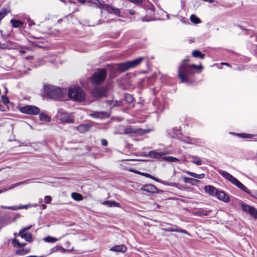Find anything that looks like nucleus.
Returning a JSON list of instances; mask_svg holds the SVG:
<instances>
[{"label": "nucleus", "instance_id": "nucleus-1", "mask_svg": "<svg viewBox=\"0 0 257 257\" xmlns=\"http://www.w3.org/2000/svg\"><path fill=\"white\" fill-rule=\"evenodd\" d=\"M189 61L188 58L185 59L181 62L178 68V76L181 81L183 83H189V77L194 73V70L191 67V65H188L186 62Z\"/></svg>", "mask_w": 257, "mask_h": 257}, {"label": "nucleus", "instance_id": "nucleus-2", "mask_svg": "<svg viewBox=\"0 0 257 257\" xmlns=\"http://www.w3.org/2000/svg\"><path fill=\"white\" fill-rule=\"evenodd\" d=\"M218 173L225 179L233 184L236 187L239 188L242 191L250 194L251 191H250L243 184H242L238 180L232 176L231 174L223 170H220Z\"/></svg>", "mask_w": 257, "mask_h": 257}, {"label": "nucleus", "instance_id": "nucleus-3", "mask_svg": "<svg viewBox=\"0 0 257 257\" xmlns=\"http://www.w3.org/2000/svg\"><path fill=\"white\" fill-rule=\"evenodd\" d=\"M68 96L74 100L83 101L85 99V93L80 88L77 86H71L69 87Z\"/></svg>", "mask_w": 257, "mask_h": 257}, {"label": "nucleus", "instance_id": "nucleus-4", "mask_svg": "<svg viewBox=\"0 0 257 257\" xmlns=\"http://www.w3.org/2000/svg\"><path fill=\"white\" fill-rule=\"evenodd\" d=\"M44 90L49 97L54 99L61 97L63 94V91L61 88L53 85L45 86Z\"/></svg>", "mask_w": 257, "mask_h": 257}, {"label": "nucleus", "instance_id": "nucleus-5", "mask_svg": "<svg viewBox=\"0 0 257 257\" xmlns=\"http://www.w3.org/2000/svg\"><path fill=\"white\" fill-rule=\"evenodd\" d=\"M107 72L105 69H99L91 77V82L95 85L100 84L104 81Z\"/></svg>", "mask_w": 257, "mask_h": 257}, {"label": "nucleus", "instance_id": "nucleus-6", "mask_svg": "<svg viewBox=\"0 0 257 257\" xmlns=\"http://www.w3.org/2000/svg\"><path fill=\"white\" fill-rule=\"evenodd\" d=\"M149 132V130H144L141 128H137L133 126H128L125 128L123 130V132L121 134H124L131 136H135L137 135H142L148 133Z\"/></svg>", "mask_w": 257, "mask_h": 257}, {"label": "nucleus", "instance_id": "nucleus-7", "mask_svg": "<svg viewBox=\"0 0 257 257\" xmlns=\"http://www.w3.org/2000/svg\"><path fill=\"white\" fill-rule=\"evenodd\" d=\"M107 93V89L105 87H96L91 90L92 95L97 98L105 97Z\"/></svg>", "mask_w": 257, "mask_h": 257}, {"label": "nucleus", "instance_id": "nucleus-8", "mask_svg": "<svg viewBox=\"0 0 257 257\" xmlns=\"http://www.w3.org/2000/svg\"><path fill=\"white\" fill-rule=\"evenodd\" d=\"M19 109L23 113L31 115H36L40 112V110L38 107L33 105H26L20 107Z\"/></svg>", "mask_w": 257, "mask_h": 257}, {"label": "nucleus", "instance_id": "nucleus-9", "mask_svg": "<svg viewBox=\"0 0 257 257\" xmlns=\"http://www.w3.org/2000/svg\"><path fill=\"white\" fill-rule=\"evenodd\" d=\"M241 206L243 211L248 212L253 217L257 218V209L244 204H242Z\"/></svg>", "mask_w": 257, "mask_h": 257}, {"label": "nucleus", "instance_id": "nucleus-10", "mask_svg": "<svg viewBox=\"0 0 257 257\" xmlns=\"http://www.w3.org/2000/svg\"><path fill=\"white\" fill-rule=\"evenodd\" d=\"M59 120L63 123H70L74 121L73 116L68 113H62L61 115L59 116Z\"/></svg>", "mask_w": 257, "mask_h": 257}, {"label": "nucleus", "instance_id": "nucleus-11", "mask_svg": "<svg viewBox=\"0 0 257 257\" xmlns=\"http://www.w3.org/2000/svg\"><path fill=\"white\" fill-rule=\"evenodd\" d=\"M141 190L150 193H157L159 192L158 189L152 184L143 185Z\"/></svg>", "mask_w": 257, "mask_h": 257}, {"label": "nucleus", "instance_id": "nucleus-12", "mask_svg": "<svg viewBox=\"0 0 257 257\" xmlns=\"http://www.w3.org/2000/svg\"><path fill=\"white\" fill-rule=\"evenodd\" d=\"M215 196L224 202L227 203L230 201L229 197L223 191L218 190Z\"/></svg>", "mask_w": 257, "mask_h": 257}, {"label": "nucleus", "instance_id": "nucleus-13", "mask_svg": "<svg viewBox=\"0 0 257 257\" xmlns=\"http://www.w3.org/2000/svg\"><path fill=\"white\" fill-rule=\"evenodd\" d=\"M104 9L110 14H114V15L119 16L120 11L119 9L116 8L111 5H106Z\"/></svg>", "mask_w": 257, "mask_h": 257}, {"label": "nucleus", "instance_id": "nucleus-14", "mask_svg": "<svg viewBox=\"0 0 257 257\" xmlns=\"http://www.w3.org/2000/svg\"><path fill=\"white\" fill-rule=\"evenodd\" d=\"M163 229L164 230H165L166 231H169V232L176 231V232H181V233H183L189 235V233L188 232V231L187 230L183 229L180 228L176 225H173V227L164 228Z\"/></svg>", "mask_w": 257, "mask_h": 257}, {"label": "nucleus", "instance_id": "nucleus-15", "mask_svg": "<svg viewBox=\"0 0 257 257\" xmlns=\"http://www.w3.org/2000/svg\"><path fill=\"white\" fill-rule=\"evenodd\" d=\"M137 173L139 174H140V175H142L143 176H145L146 177H147V178L153 179V180H155L156 181H157L158 182L161 183H162L163 184L168 185H171L170 184L168 183L166 181L160 180L159 179H158L157 178H156V177L152 176L151 175H150L149 174L146 173H143V172H137Z\"/></svg>", "mask_w": 257, "mask_h": 257}, {"label": "nucleus", "instance_id": "nucleus-16", "mask_svg": "<svg viewBox=\"0 0 257 257\" xmlns=\"http://www.w3.org/2000/svg\"><path fill=\"white\" fill-rule=\"evenodd\" d=\"M205 191L211 196H216L218 190L211 185H207L204 187Z\"/></svg>", "mask_w": 257, "mask_h": 257}, {"label": "nucleus", "instance_id": "nucleus-17", "mask_svg": "<svg viewBox=\"0 0 257 257\" xmlns=\"http://www.w3.org/2000/svg\"><path fill=\"white\" fill-rule=\"evenodd\" d=\"M91 125L87 123H83L78 125L76 129L80 133H84L89 130Z\"/></svg>", "mask_w": 257, "mask_h": 257}, {"label": "nucleus", "instance_id": "nucleus-18", "mask_svg": "<svg viewBox=\"0 0 257 257\" xmlns=\"http://www.w3.org/2000/svg\"><path fill=\"white\" fill-rule=\"evenodd\" d=\"M126 247L125 245L121 244L112 246L109 250L115 252H124L126 251Z\"/></svg>", "mask_w": 257, "mask_h": 257}, {"label": "nucleus", "instance_id": "nucleus-19", "mask_svg": "<svg viewBox=\"0 0 257 257\" xmlns=\"http://www.w3.org/2000/svg\"><path fill=\"white\" fill-rule=\"evenodd\" d=\"M164 153H158L156 152L155 151H150L147 155H146V157H149L153 158L155 159H160L162 156L164 155Z\"/></svg>", "mask_w": 257, "mask_h": 257}, {"label": "nucleus", "instance_id": "nucleus-20", "mask_svg": "<svg viewBox=\"0 0 257 257\" xmlns=\"http://www.w3.org/2000/svg\"><path fill=\"white\" fill-rule=\"evenodd\" d=\"M144 59V57H140L137 59L132 61H128L131 68H134L139 65Z\"/></svg>", "mask_w": 257, "mask_h": 257}, {"label": "nucleus", "instance_id": "nucleus-21", "mask_svg": "<svg viewBox=\"0 0 257 257\" xmlns=\"http://www.w3.org/2000/svg\"><path fill=\"white\" fill-rule=\"evenodd\" d=\"M131 68V67L130 65L129 62L120 63V64H118V66H117L118 70L120 71H122V72L126 71Z\"/></svg>", "mask_w": 257, "mask_h": 257}, {"label": "nucleus", "instance_id": "nucleus-22", "mask_svg": "<svg viewBox=\"0 0 257 257\" xmlns=\"http://www.w3.org/2000/svg\"><path fill=\"white\" fill-rule=\"evenodd\" d=\"M27 183H28L27 181L26 180V181H22V182H18V183H16L12 184L7 189H4L3 190L1 189L0 190V193L3 192L4 191H6L7 190H10V189H12L14 188L15 187H17V186H18L19 185H23V184H27Z\"/></svg>", "mask_w": 257, "mask_h": 257}, {"label": "nucleus", "instance_id": "nucleus-23", "mask_svg": "<svg viewBox=\"0 0 257 257\" xmlns=\"http://www.w3.org/2000/svg\"><path fill=\"white\" fill-rule=\"evenodd\" d=\"M19 235L22 238H24L27 242H31L32 241V234L30 233L23 232L20 234V232H19Z\"/></svg>", "mask_w": 257, "mask_h": 257}, {"label": "nucleus", "instance_id": "nucleus-24", "mask_svg": "<svg viewBox=\"0 0 257 257\" xmlns=\"http://www.w3.org/2000/svg\"><path fill=\"white\" fill-rule=\"evenodd\" d=\"M102 204L105 205L107 207H120V204L117 202L114 201H105L102 203Z\"/></svg>", "mask_w": 257, "mask_h": 257}, {"label": "nucleus", "instance_id": "nucleus-25", "mask_svg": "<svg viewBox=\"0 0 257 257\" xmlns=\"http://www.w3.org/2000/svg\"><path fill=\"white\" fill-rule=\"evenodd\" d=\"M209 212H210V211H208L206 209L201 208V209H199V210L196 211L194 212V214L196 215H197V216H203V215L206 216V215H208Z\"/></svg>", "mask_w": 257, "mask_h": 257}, {"label": "nucleus", "instance_id": "nucleus-26", "mask_svg": "<svg viewBox=\"0 0 257 257\" xmlns=\"http://www.w3.org/2000/svg\"><path fill=\"white\" fill-rule=\"evenodd\" d=\"M183 181L185 183H188L192 185H194L196 183L199 182V180H198L187 177H183Z\"/></svg>", "mask_w": 257, "mask_h": 257}, {"label": "nucleus", "instance_id": "nucleus-27", "mask_svg": "<svg viewBox=\"0 0 257 257\" xmlns=\"http://www.w3.org/2000/svg\"><path fill=\"white\" fill-rule=\"evenodd\" d=\"M11 23L12 24L13 26L15 28L22 27L23 26V22L16 20H11Z\"/></svg>", "mask_w": 257, "mask_h": 257}, {"label": "nucleus", "instance_id": "nucleus-28", "mask_svg": "<svg viewBox=\"0 0 257 257\" xmlns=\"http://www.w3.org/2000/svg\"><path fill=\"white\" fill-rule=\"evenodd\" d=\"M192 56L196 58H200L203 59L205 57V54H202L200 51L198 50H194L192 52Z\"/></svg>", "mask_w": 257, "mask_h": 257}, {"label": "nucleus", "instance_id": "nucleus-29", "mask_svg": "<svg viewBox=\"0 0 257 257\" xmlns=\"http://www.w3.org/2000/svg\"><path fill=\"white\" fill-rule=\"evenodd\" d=\"M71 197L74 200L76 201H80L83 199L82 195L76 192L72 193L71 194Z\"/></svg>", "mask_w": 257, "mask_h": 257}, {"label": "nucleus", "instance_id": "nucleus-30", "mask_svg": "<svg viewBox=\"0 0 257 257\" xmlns=\"http://www.w3.org/2000/svg\"><path fill=\"white\" fill-rule=\"evenodd\" d=\"M39 118L40 120L47 122H49L51 120L50 117L48 115L44 113H40L39 115Z\"/></svg>", "mask_w": 257, "mask_h": 257}, {"label": "nucleus", "instance_id": "nucleus-31", "mask_svg": "<svg viewBox=\"0 0 257 257\" xmlns=\"http://www.w3.org/2000/svg\"><path fill=\"white\" fill-rule=\"evenodd\" d=\"M163 160L169 162H178L179 161V159L172 156L164 157Z\"/></svg>", "mask_w": 257, "mask_h": 257}, {"label": "nucleus", "instance_id": "nucleus-32", "mask_svg": "<svg viewBox=\"0 0 257 257\" xmlns=\"http://www.w3.org/2000/svg\"><path fill=\"white\" fill-rule=\"evenodd\" d=\"M192 159L191 162L197 165H200L202 164L201 160L198 157L191 156Z\"/></svg>", "mask_w": 257, "mask_h": 257}, {"label": "nucleus", "instance_id": "nucleus-33", "mask_svg": "<svg viewBox=\"0 0 257 257\" xmlns=\"http://www.w3.org/2000/svg\"><path fill=\"white\" fill-rule=\"evenodd\" d=\"M124 97L125 101L128 103H131L134 101V98L131 94H125Z\"/></svg>", "mask_w": 257, "mask_h": 257}, {"label": "nucleus", "instance_id": "nucleus-34", "mask_svg": "<svg viewBox=\"0 0 257 257\" xmlns=\"http://www.w3.org/2000/svg\"><path fill=\"white\" fill-rule=\"evenodd\" d=\"M190 20L191 21L195 24H199V23H201V20L199 18H198V17H197L195 15H191V16H190Z\"/></svg>", "mask_w": 257, "mask_h": 257}, {"label": "nucleus", "instance_id": "nucleus-35", "mask_svg": "<svg viewBox=\"0 0 257 257\" xmlns=\"http://www.w3.org/2000/svg\"><path fill=\"white\" fill-rule=\"evenodd\" d=\"M10 12L6 9L3 8L0 11V21Z\"/></svg>", "mask_w": 257, "mask_h": 257}, {"label": "nucleus", "instance_id": "nucleus-36", "mask_svg": "<svg viewBox=\"0 0 257 257\" xmlns=\"http://www.w3.org/2000/svg\"><path fill=\"white\" fill-rule=\"evenodd\" d=\"M45 241L47 242H54L57 241V239L50 236H48L44 238Z\"/></svg>", "mask_w": 257, "mask_h": 257}, {"label": "nucleus", "instance_id": "nucleus-37", "mask_svg": "<svg viewBox=\"0 0 257 257\" xmlns=\"http://www.w3.org/2000/svg\"><path fill=\"white\" fill-rule=\"evenodd\" d=\"M239 136L242 138H246V139H252L253 137L252 135L245 134V133L240 134H239Z\"/></svg>", "mask_w": 257, "mask_h": 257}, {"label": "nucleus", "instance_id": "nucleus-38", "mask_svg": "<svg viewBox=\"0 0 257 257\" xmlns=\"http://www.w3.org/2000/svg\"><path fill=\"white\" fill-rule=\"evenodd\" d=\"M94 4L98 8L104 9L105 8V6H104L102 3H101L98 0H96L94 2Z\"/></svg>", "mask_w": 257, "mask_h": 257}, {"label": "nucleus", "instance_id": "nucleus-39", "mask_svg": "<svg viewBox=\"0 0 257 257\" xmlns=\"http://www.w3.org/2000/svg\"><path fill=\"white\" fill-rule=\"evenodd\" d=\"M188 140H189L188 143L190 144L197 145L200 143V140L199 139H192L189 138Z\"/></svg>", "mask_w": 257, "mask_h": 257}, {"label": "nucleus", "instance_id": "nucleus-40", "mask_svg": "<svg viewBox=\"0 0 257 257\" xmlns=\"http://www.w3.org/2000/svg\"><path fill=\"white\" fill-rule=\"evenodd\" d=\"M27 207V205L22 206V207L10 206L9 209L12 210H16L17 209L26 208Z\"/></svg>", "mask_w": 257, "mask_h": 257}, {"label": "nucleus", "instance_id": "nucleus-41", "mask_svg": "<svg viewBox=\"0 0 257 257\" xmlns=\"http://www.w3.org/2000/svg\"><path fill=\"white\" fill-rule=\"evenodd\" d=\"M12 244L14 245V246L18 247L19 245H20V242L17 239L14 238L12 240Z\"/></svg>", "mask_w": 257, "mask_h": 257}, {"label": "nucleus", "instance_id": "nucleus-42", "mask_svg": "<svg viewBox=\"0 0 257 257\" xmlns=\"http://www.w3.org/2000/svg\"><path fill=\"white\" fill-rule=\"evenodd\" d=\"M59 248H61L62 249L65 250V249L63 248L62 247H59V246H55L51 248L50 253L56 252L59 250Z\"/></svg>", "mask_w": 257, "mask_h": 257}, {"label": "nucleus", "instance_id": "nucleus-43", "mask_svg": "<svg viewBox=\"0 0 257 257\" xmlns=\"http://www.w3.org/2000/svg\"><path fill=\"white\" fill-rule=\"evenodd\" d=\"M1 99L2 100V101L5 103V104H7L8 103H9V98L5 96V95H2L1 96Z\"/></svg>", "mask_w": 257, "mask_h": 257}, {"label": "nucleus", "instance_id": "nucleus-44", "mask_svg": "<svg viewBox=\"0 0 257 257\" xmlns=\"http://www.w3.org/2000/svg\"><path fill=\"white\" fill-rule=\"evenodd\" d=\"M191 67H192L193 70L194 68L198 69L199 70H202L203 69V66L201 65H196L195 64H192V65H191Z\"/></svg>", "mask_w": 257, "mask_h": 257}, {"label": "nucleus", "instance_id": "nucleus-45", "mask_svg": "<svg viewBox=\"0 0 257 257\" xmlns=\"http://www.w3.org/2000/svg\"><path fill=\"white\" fill-rule=\"evenodd\" d=\"M32 227V225H29L27 227H23L20 231V234L23 232H25L26 231L29 230Z\"/></svg>", "mask_w": 257, "mask_h": 257}, {"label": "nucleus", "instance_id": "nucleus-46", "mask_svg": "<svg viewBox=\"0 0 257 257\" xmlns=\"http://www.w3.org/2000/svg\"><path fill=\"white\" fill-rule=\"evenodd\" d=\"M52 198L50 196H46L45 197V201L46 203L49 204L51 202Z\"/></svg>", "mask_w": 257, "mask_h": 257}, {"label": "nucleus", "instance_id": "nucleus-47", "mask_svg": "<svg viewBox=\"0 0 257 257\" xmlns=\"http://www.w3.org/2000/svg\"><path fill=\"white\" fill-rule=\"evenodd\" d=\"M186 173L188 175H190V176H191L192 177H193L196 178H197V175L198 174H196V173H193V172H190V171H187Z\"/></svg>", "mask_w": 257, "mask_h": 257}, {"label": "nucleus", "instance_id": "nucleus-48", "mask_svg": "<svg viewBox=\"0 0 257 257\" xmlns=\"http://www.w3.org/2000/svg\"><path fill=\"white\" fill-rule=\"evenodd\" d=\"M186 173L188 175H190V176H191L192 177H193L196 178H197V175L198 174H196V173H193V172H190V171H187Z\"/></svg>", "mask_w": 257, "mask_h": 257}, {"label": "nucleus", "instance_id": "nucleus-49", "mask_svg": "<svg viewBox=\"0 0 257 257\" xmlns=\"http://www.w3.org/2000/svg\"><path fill=\"white\" fill-rule=\"evenodd\" d=\"M249 195L257 199V191H251Z\"/></svg>", "mask_w": 257, "mask_h": 257}, {"label": "nucleus", "instance_id": "nucleus-50", "mask_svg": "<svg viewBox=\"0 0 257 257\" xmlns=\"http://www.w3.org/2000/svg\"><path fill=\"white\" fill-rule=\"evenodd\" d=\"M128 1L135 4H140L143 2V0H128Z\"/></svg>", "mask_w": 257, "mask_h": 257}, {"label": "nucleus", "instance_id": "nucleus-51", "mask_svg": "<svg viewBox=\"0 0 257 257\" xmlns=\"http://www.w3.org/2000/svg\"><path fill=\"white\" fill-rule=\"evenodd\" d=\"M101 143L102 146H106L108 145V142L105 139H101Z\"/></svg>", "mask_w": 257, "mask_h": 257}, {"label": "nucleus", "instance_id": "nucleus-52", "mask_svg": "<svg viewBox=\"0 0 257 257\" xmlns=\"http://www.w3.org/2000/svg\"><path fill=\"white\" fill-rule=\"evenodd\" d=\"M90 116L93 117H96V118H98V117H100V114L99 113H92L90 114Z\"/></svg>", "mask_w": 257, "mask_h": 257}, {"label": "nucleus", "instance_id": "nucleus-53", "mask_svg": "<svg viewBox=\"0 0 257 257\" xmlns=\"http://www.w3.org/2000/svg\"><path fill=\"white\" fill-rule=\"evenodd\" d=\"M25 250L23 249H22V250H18L16 251V254H21V255H23L24 253H23V251H24Z\"/></svg>", "mask_w": 257, "mask_h": 257}, {"label": "nucleus", "instance_id": "nucleus-54", "mask_svg": "<svg viewBox=\"0 0 257 257\" xmlns=\"http://www.w3.org/2000/svg\"><path fill=\"white\" fill-rule=\"evenodd\" d=\"M204 174H198L197 178L202 179L204 177Z\"/></svg>", "mask_w": 257, "mask_h": 257}, {"label": "nucleus", "instance_id": "nucleus-55", "mask_svg": "<svg viewBox=\"0 0 257 257\" xmlns=\"http://www.w3.org/2000/svg\"><path fill=\"white\" fill-rule=\"evenodd\" d=\"M135 11L134 10H130L129 11V14L131 15H133L135 14Z\"/></svg>", "mask_w": 257, "mask_h": 257}, {"label": "nucleus", "instance_id": "nucleus-56", "mask_svg": "<svg viewBox=\"0 0 257 257\" xmlns=\"http://www.w3.org/2000/svg\"><path fill=\"white\" fill-rule=\"evenodd\" d=\"M26 245V243H20V245H19L18 247L21 248L22 247L25 246Z\"/></svg>", "mask_w": 257, "mask_h": 257}, {"label": "nucleus", "instance_id": "nucleus-57", "mask_svg": "<svg viewBox=\"0 0 257 257\" xmlns=\"http://www.w3.org/2000/svg\"><path fill=\"white\" fill-rule=\"evenodd\" d=\"M24 250H25L23 251L24 254L28 253V252H30V249H25Z\"/></svg>", "mask_w": 257, "mask_h": 257}, {"label": "nucleus", "instance_id": "nucleus-58", "mask_svg": "<svg viewBox=\"0 0 257 257\" xmlns=\"http://www.w3.org/2000/svg\"><path fill=\"white\" fill-rule=\"evenodd\" d=\"M9 207L10 206H3L2 205L1 206V208H3V209H9Z\"/></svg>", "mask_w": 257, "mask_h": 257}, {"label": "nucleus", "instance_id": "nucleus-59", "mask_svg": "<svg viewBox=\"0 0 257 257\" xmlns=\"http://www.w3.org/2000/svg\"><path fill=\"white\" fill-rule=\"evenodd\" d=\"M142 21H148V20H147V19H146V17H144V18H142Z\"/></svg>", "mask_w": 257, "mask_h": 257}, {"label": "nucleus", "instance_id": "nucleus-60", "mask_svg": "<svg viewBox=\"0 0 257 257\" xmlns=\"http://www.w3.org/2000/svg\"><path fill=\"white\" fill-rule=\"evenodd\" d=\"M20 53H22V54H24V53H26V52H25V50H21L20 51Z\"/></svg>", "mask_w": 257, "mask_h": 257}, {"label": "nucleus", "instance_id": "nucleus-61", "mask_svg": "<svg viewBox=\"0 0 257 257\" xmlns=\"http://www.w3.org/2000/svg\"><path fill=\"white\" fill-rule=\"evenodd\" d=\"M40 62L38 64L39 66H40V65H42L43 64V61L42 60H40Z\"/></svg>", "mask_w": 257, "mask_h": 257}, {"label": "nucleus", "instance_id": "nucleus-62", "mask_svg": "<svg viewBox=\"0 0 257 257\" xmlns=\"http://www.w3.org/2000/svg\"><path fill=\"white\" fill-rule=\"evenodd\" d=\"M222 65H227V66H229V64L227 63H221Z\"/></svg>", "mask_w": 257, "mask_h": 257}, {"label": "nucleus", "instance_id": "nucleus-63", "mask_svg": "<svg viewBox=\"0 0 257 257\" xmlns=\"http://www.w3.org/2000/svg\"><path fill=\"white\" fill-rule=\"evenodd\" d=\"M80 3H84L85 0H78Z\"/></svg>", "mask_w": 257, "mask_h": 257}, {"label": "nucleus", "instance_id": "nucleus-64", "mask_svg": "<svg viewBox=\"0 0 257 257\" xmlns=\"http://www.w3.org/2000/svg\"><path fill=\"white\" fill-rule=\"evenodd\" d=\"M46 207V206L45 205H43V208L45 209Z\"/></svg>", "mask_w": 257, "mask_h": 257}]
</instances>
